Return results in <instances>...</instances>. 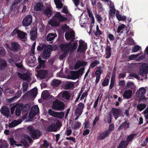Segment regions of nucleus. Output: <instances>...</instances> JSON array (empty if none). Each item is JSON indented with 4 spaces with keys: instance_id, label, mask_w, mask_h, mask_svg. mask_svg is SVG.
Instances as JSON below:
<instances>
[{
    "instance_id": "3",
    "label": "nucleus",
    "mask_w": 148,
    "mask_h": 148,
    "mask_svg": "<svg viewBox=\"0 0 148 148\" xmlns=\"http://www.w3.org/2000/svg\"><path fill=\"white\" fill-rule=\"evenodd\" d=\"M65 105L64 103L56 99L53 103L52 108L55 110L62 111L65 108Z\"/></svg>"
},
{
    "instance_id": "55",
    "label": "nucleus",
    "mask_w": 148,
    "mask_h": 148,
    "mask_svg": "<svg viewBox=\"0 0 148 148\" xmlns=\"http://www.w3.org/2000/svg\"><path fill=\"white\" fill-rule=\"evenodd\" d=\"M95 17L97 19V21H98V23H100L101 21H102V17L96 12L95 14Z\"/></svg>"
},
{
    "instance_id": "24",
    "label": "nucleus",
    "mask_w": 148,
    "mask_h": 148,
    "mask_svg": "<svg viewBox=\"0 0 148 148\" xmlns=\"http://www.w3.org/2000/svg\"><path fill=\"white\" fill-rule=\"evenodd\" d=\"M37 88L34 87L30 91L27 92V94L28 95H30L33 97L36 96L37 94Z\"/></svg>"
},
{
    "instance_id": "25",
    "label": "nucleus",
    "mask_w": 148,
    "mask_h": 148,
    "mask_svg": "<svg viewBox=\"0 0 148 148\" xmlns=\"http://www.w3.org/2000/svg\"><path fill=\"white\" fill-rule=\"evenodd\" d=\"M56 36L57 35L55 33L49 34L47 36L46 40L47 41L51 42L54 39Z\"/></svg>"
},
{
    "instance_id": "15",
    "label": "nucleus",
    "mask_w": 148,
    "mask_h": 148,
    "mask_svg": "<svg viewBox=\"0 0 148 148\" xmlns=\"http://www.w3.org/2000/svg\"><path fill=\"white\" fill-rule=\"evenodd\" d=\"M47 74L48 73L46 70H39L37 71V73L36 74V76L41 79H43L45 77Z\"/></svg>"
},
{
    "instance_id": "14",
    "label": "nucleus",
    "mask_w": 148,
    "mask_h": 148,
    "mask_svg": "<svg viewBox=\"0 0 148 148\" xmlns=\"http://www.w3.org/2000/svg\"><path fill=\"white\" fill-rule=\"evenodd\" d=\"M36 60V58L35 57L34 54L30 53L27 63L28 66H33L34 63L35 62Z\"/></svg>"
},
{
    "instance_id": "48",
    "label": "nucleus",
    "mask_w": 148,
    "mask_h": 148,
    "mask_svg": "<svg viewBox=\"0 0 148 148\" xmlns=\"http://www.w3.org/2000/svg\"><path fill=\"white\" fill-rule=\"evenodd\" d=\"M22 86L23 92L24 93L27 91L28 87V85L27 83L23 82V83Z\"/></svg>"
},
{
    "instance_id": "12",
    "label": "nucleus",
    "mask_w": 148,
    "mask_h": 148,
    "mask_svg": "<svg viewBox=\"0 0 148 148\" xmlns=\"http://www.w3.org/2000/svg\"><path fill=\"white\" fill-rule=\"evenodd\" d=\"M110 132L109 130H106L104 132L100 133L97 137V139L98 140H103L106 137H108Z\"/></svg>"
},
{
    "instance_id": "41",
    "label": "nucleus",
    "mask_w": 148,
    "mask_h": 148,
    "mask_svg": "<svg viewBox=\"0 0 148 148\" xmlns=\"http://www.w3.org/2000/svg\"><path fill=\"white\" fill-rule=\"evenodd\" d=\"M64 113L63 112H56L55 117L62 119L64 117Z\"/></svg>"
},
{
    "instance_id": "61",
    "label": "nucleus",
    "mask_w": 148,
    "mask_h": 148,
    "mask_svg": "<svg viewBox=\"0 0 148 148\" xmlns=\"http://www.w3.org/2000/svg\"><path fill=\"white\" fill-rule=\"evenodd\" d=\"M125 25L124 24H122L121 25H120L118 27L117 29V33H119L123 29L125 28Z\"/></svg>"
},
{
    "instance_id": "29",
    "label": "nucleus",
    "mask_w": 148,
    "mask_h": 148,
    "mask_svg": "<svg viewBox=\"0 0 148 148\" xmlns=\"http://www.w3.org/2000/svg\"><path fill=\"white\" fill-rule=\"evenodd\" d=\"M17 35L18 37L20 39H25L27 34L19 30L18 31Z\"/></svg>"
},
{
    "instance_id": "17",
    "label": "nucleus",
    "mask_w": 148,
    "mask_h": 148,
    "mask_svg": "<svg viewBox=\"0 0 148 148\" xmlns=\"http://www.w3.org/2000/svg\"><path fill=\"white\" fill-rule=\"evenodd\" d=\"M53 8L51 7H47L43 11V13L45 16L50 18L52 14Z\"/></svg>"
},
{
    "instance_id": "13",
    "label": "nucleus",
    "mask_w": 148,
    "mask_h": 148,
    "mask_svg": "<svg viewBox=\"0 0 148 148\" xmlns=\"http://www.w3.org/2000/svg\"><path fill=\"white\" fill-rule=\"evenodd\" d=\"M58 97L60 99L64 98L66 100H69L70 99V95L69 92L66 91L60 93L58 95Z\"/></svg>"
},
{
    "instance_id": "2",
    "label": "nucleus",
    "mask_w": 148,
    "mask_h": 148,
    "mask_svg": "<svg viewBox=\"0 0 148 148\" xmlns=\"http://www.w3.org/2000/svg\"><path fill=\"white\" fill-rule=\"evenodd\" d=\"M26 130L30 136L34 139H37L42 135L41 132L39 130L36 129L32 125L27 126Z\"/></svg>"
},
{
    "instance_id": "32",
    "label": "nucleus",
    "mask_w": 148,
    "mask_h": 148,
    "mask_svg": "<svg viewBox=\"0 0 148 148\" xmlns=\"http://www.w3.org/2000/svg\"><path fill=\"white\" fill-rule=\"evenodd\" d=\"M47 130L48 132H56L57 130L55 128L54 124L52 123L47 128Z\"/></svg>"
},
{
    "instance_id": "23",
    "label": "nucleus",
    "mask_w": 148,
    "mask_h": 148,
    "mask_svg": "<svg viewBox=\"0 0 148 148\" xmlns=\"http://www.w3.org/2000/svg\"><path fill=\"white\" fill-rule=\"evenodd\" d=\"M132 91L129 89L125 90L123 95V97L124 99H128L131 98L132 97Z\"/></svg>"
},
{
    "instance_id": "9",
    "label": "nucleus",
    "mask_w": 148,
    "mask_h": 148,
    "mask_svg": "<svg viewBox=\"0 0 148 148\" xmlns=\"http://www.w3.org/2000/svg\"><path fill=\"white\" fill-rule=\"evenodd\" d=\"M39 109L38 106L35 105L33 106L31 108L30 112L29 114V116L30 118H33L39 112Z\"/></svg>"
},
{
    "instance_id": "52",
    "label": "nucleus",
    "mask_w": 148,
    "mask_h": 148,
    "mask_svg": "<svg viewBox=\"0 0 148 148\" xmlns=\"http://www.w3.org/2000/svg\"><path fill=\"white\" fill-rule=\"evenodd\" d=\"M81 66L80 64V60H78L76 62L75 66L74 69L75 70H76L79 68Z\"/></svg>"
},
{
    "instance_id": "34",
    "label": "nucleus",
    "mask_w": 148,
    "mask_h": 148,
    "mask_svg": "<svg viewBox=\"0 0 148 148\" xmlns=\"http://www.w3.org/2000/svg\"><path fill=\"white\" fill-rule=\"evenodd\" d=\"M20 123V122H19L18 121L14 120L9 124V127L10 128H13L17 125Z\"/></svg>"
},
{
    "instance_id": "63",
    "label": "nucleus",
    "mask_w": 148,
    "mask_h": 148,
    "mask_svg": "<svg viewBox=\"0 0 148 148\" xmlns=\"http://www.w3.org/2000/svg\"><path fill=\"white\" fill-rule=\"evenodd\" d=\"M77 47V43L75 42H73L71 47V50L74 51L76 49Z\"/></svg>"
},
{
    "instance_id": "33",
    "label": "nucleus",
    "mask_w": 148,
    "mask_h": 148,
    "mask_svg": "<svg viewBox=\"0 0 148 148\" xmlns=\"http://www.w3.org/2000/svg\"><path fill=\"white\" fill-rule=\"evenodd\" d=\"M117 12H118V11L116 12V16L118 20L119 21H125L126 19V16H125L120 15L119 14L117 13Z\"/></svg>"
},
{
    "instance_id": "20",
    "label": "nucleus",
    "mask_w": 148,
    "mask_h": 148,
    "mask_svg": "<svg viewBox=\"0 0 148 148\" xmlns=\"http://www.w3.org/2000/svg\"><path fill=\"white\" fill-rule=\"evenodd\" d=\"M21 1L22 0H14L12 2L10 9L11 12L15 10L16 7L21 2Z\"/></svg>"
},
{
    "instance_id": "4",
    "label": "nucleus",
    "mask_w": 148,
    "mask_h": 148,
    "mask_svg": "<svg viewBox=\"0 0 148 148\" xmlns=\"http://www.w3.org/2000/svg\"><path fill=\"white\" fill-rule=\"evenodd\" d=\"M148 73V64L145 63H143L140 67L139 74L140 76L147 79V77L146 74Z\"/></svg>"
},
{
    "instance_id": "8",
    "label": "nucleus",
    "mask_w": 148,
    "mask_h": 148,
    "mask_svg": "<svg viewBox=\"0 0 148 148\" xmlns=\"http://www.w3.org/2000/svg\"><path fill=\"white\" fill-rule=\"evenodd\" d=\"M32 16L31 15H28L26 16L22 21L23 25L25 27L28 26L30 25L32 22Z\"/></svg>"
},
{
    "instance_id": "5",
    "label": "nucleus",
    "mask_w": 148,
    "mask_h": 148,
    "mask_svg": "<svg viewBox=\"0 0 148 148\" xmlns=\"http://www.w3.org/2000/svg\"><path fill=\"white\" fill-rule=\"evenodd\" d=\"M79 45L78 47L77 51L83 53H85L87 49V45L86 43L84 41L82 40H80L79 41Z\"/></svg>"
},
{
    "instance_id": "6",
    "label": "nucleus",
    "mask_w": 148,
    "mask_h": 148,
    "mask_svg": "<svg viewBox=\"0 0 148 148\" xmlns=\"http://www.w3.org/2000/svg\"><path fill=\"white\" fill-rule=\"evenodd\" d=\"M72 44L71 42L67 44H61L60 45V47L62 51L64 53L68 54L70 50Z\"/></svg>"
},
{
    "instance_id": "58",
    "label": "nucleus",
    "mask_w": 148,
    "mask_h": 148,
    "mask_svg": "<svg viewBox=\"0 0 148 148\" xmlns=\"http://www.w3.org/2000/svg\"><path fill=\"white\" fill-rule=\"evenodd\" d=\"M69 27L66 24H64L61 27V29L64 32H65L66 30L69 29Z\"/></svg>"
},
{
    "instance_id": "11",
    "label": "nucleus",
    "mask_w": 148,
    "mask_h": 148,
    "mask_svg": "<svg viewBox=\"0 0 148 148\" xmlns=\"http://www.w3.org/2000/svg\"><path fill=\"white\" fill-rule=\"evenodd\" d=\"M51 50L49 47H46L42 53L44 59H47L49 58L51 54Z\"/></svg>"
},
{
    "instance_id": "49",
    "label": "nucleus",
    "mask_w": 148,
    "mask_h": 148,
    "mask_svg": "<svg viewBox=\"0 0 148 148\" xmlns=\"http://www.w3.org/2000/svg\"><path fill=\"white\" fill-rule=\"evenodd\" d=\"M140 47L138 45H135L132 48V52H136L138 51L140 49Z\"/></svg>"
},
{
    "instance_id": "42",
    "label": "nucleus",
    "mask_w": 148,
    "mask_h": 148,
    "mask_svg": "<svg viewBox=\"0 0 148 148\" xmlns=\"http://www.w3.org/2000/svg\"><path fill=\"white\" fill-rule=\"evenodd\" d=\"M137 135V134H130L127 138L126 139V141L127 142V143H128V144H129V143L130 141H131L132 139H133V138H134V137L135 136Z\"/></svg>"
},
{
    "instance_id": "30",
    "label": "nucleus",
    "mask_w": 148,
    "mask_h": 148,
    "mask_svg": "<svg viewBox=\"0 0 148 148\" xmlns=\"http://www.w3.org/2000/svg\"><path fill=\"white\" fill-rule=\"evenodd\" d=\"M38 60L39 64L38 66L36 67V69H40L42 67H44L45 65V61L42 60L40 57H39Z\"/></svg>"
},
{
    "instance_id": "36",
    "label": "nucleus",
    "mask_w": 148,
    "mask_h": 148,
    "mask_svg": "<svg viewBox=\"0 0 148 148\" xmlns=\"http://www.w3.org/2000/svg\"><path fill=\"white\" fill-rule=\"evenodd\" d=\"M74 83L73 82H69L64 85V87L66 89H69L74 87Z\"/></svg>"
},
{
    "instance_id": "59",
    "label": "nucleus",
    "mask_w": 148,
    "mask_h": 148,
    "mask_svg": "<svg viewBox=\"0 0 148 148\" xmlns=\"http://www.w3.org/2000/svg\"><path fill=\"white\" fill-rule=\"evenodd\" d=\"M96 29L97 32L95 33V35L96 36H97L98 35H101L102 34V32L100 30H99V26L97 25L96 26Z\"/></svg>"
},
{
    "instance_id": "62",
    "label": "nucleus",
    "mask_w": 148,
    "mask_h": 148,
    "mask_svg": "<svg viewBox=\"0 0 148 148\" xmlns=\"http://www.w3.org/2000/svg\"><path fill=\"white\" fill-rule=\"evenodd\" d=\"M56 112L53 111L51 109H49L48 110L49 114L51 116L55 117Z\"/></svg>"
},
{
    "instance_id": "56",
    "label": "nucleus",
    "mask_w": 148,
    "mask_h": 148,
    "mask_svg": "<svg viewBox=\"0 0 148 148\" xmlns=\"http://www.w3.org/2000/svg\"><path fill=\"white\" fill-rule=\"evenodd\" d=\"M5 51L3 47H0V56H4L5 54Z\"/></svg>"
},
{
    "instance_id": "46",
    "label": "nucleus",
    "mask_w": 148,
    "mask_h": 148,
    "mask_svg": "<svg viewBox=\"0 0 148 148\" xmlns=\"http://www.w3.org/2000/svg\"><path fill=\"white\" fill-rule=\"evenodd\" d=\"M100 63L99 61V60H95L93 61L90 65V67L93 68L96 66L98 64H99Z\"/></svg>"
},
{
    "instance_id": "28",
    "label": "nucleus",
    "mask_w": 148,
    "mask_h": 148,
    "mask_svg": "<svg viewBox=\"0 0 148 148\" xmlns=\"http://www.w3.org/2000/svg\"><path fill=\"white\" fill-rule=\"evenodd\" d=\"M7 66L6 62L3 59L0 58V70H3Z\"/></svg>"
},
{
    "instance_id": "7",
    "label": "nucleus",
    "mask_w": 148,
    "mask_h": 148,
    "mask_svg": "<svg viewBox=\"0 0 148 148\" xmlns=\"http://www.w3.org/2000/svg\"><path fill=\"white\" fill-rule=\"evenodd\" d=\"M75 34L73 30L69 31L66 32L65 34V36L66 40H71V42L75 39Z\"/></svg>"
},
{
    "instance_id": "60",
    "label": "nucleus",
    "mask_w": 148,
    "mask_h": 148,
    "mask_svg": "<svg viewBox=\"0 0 148 148\" xmlns=\"http://www.w3.org/2000/svg\"><path fill=\"white\" fill-rule=\"evenodd\" d=\"M83 111V110L77 108L75 110V114L76 115H79V116L81 114Z\"/></svg>"
},
{
    "instance_id": "50",
    "label": "nucleus",
    "mask_w": 148,
    "mask_h": 148,
    "mask_svg": "<svg viewBox=\"0 0 148 148\" xmlns=\"http://www.w3.org/2000/svg\"><path fill=\"white\" fill-rule=\"evenodd\" d=\"M127 121H125L124 123L121 124L120 125L119 127L117 130L119 131L123 129V128L126 125V124H127Z\"/></svg>"
},
{
    "instance_id": "37",
    "label": "nucleus",
    "mask_w": 148,
    "mask_h": 148,
    "mask_svg": "<svg viewBox=\"0 0 148 148\" xmlns=\"http://www.w3.org/2000/svg\"><path fill=\"white\" fill-rule=\"evenodd\" d=\"M22 106V111L23 112H26L28 111L31 108V106L28 104H26L24 106Z\"/></svg>"
},
{
    "instance_id": "44",
    "label": "nucleus",
    "mask_w": 148,
    "mask_h": 148,
    "mask_svg": "<svg viewBox=\"0 0 148 148\" xmlns=\"http://www.w3.org/2000/svg\"><path fill=\"white\" fill-rule=\"evenodd\" d=\"M46 47H47L45 44H41L39 46L37 47V50L38 51H40L45 49Z\"/></svg>"
},
{
    "instance_id": "27",
    "label": "nucleus",
    "mask_w": 148,
    "mask_h": 148,
    "mask_svg": "<svg viewBox=\"0 0 148 148\" xmlns=\"http://www.w3.org/2000/svg\"><path fill=\"white\" fill-rule=\"evenodd\" d=\"M61 83V80L54 79L53 80L51 84L53 87H56L58 86Z\"/></svg>"
},
{
    "instance_id": "10",
    "label": "nucleus",
    "mask_w": 148,
    "mask_h": 148,
    "mask_svg": "<svg viewBox=\"0 0 148 148\" xmlns=\"http://www.w3.org/2000/svg\"><path fill=\"white\" fill-rule=\"evenodd\" d=\"M111 112L116 120L118 117L121 116V114L122 112V110L119 109L112 108Z\"/></svg>"
},
{
    "instance_id": "40",
    "label": "nucleus",
    "mask_w": 148,
    "mask_h": 148,
    "mask_svg": "<svg viewBox=\"0 0 148 148\" xmlns=\"http://www.w3.org/2000/svg\"><path fill=\"white\" fill-rule=\"evenodd\" d=\"M22 79L25 80H26L28 82H29L31 80V78L30 76L27 74H25L23 75Z\"/></svg>"
},
{
    "instance_id": "47",
    "label": "nucleus",
    "mask_w": 148,
    "mask_h": 148,
    "mask_svg": "<svg viewBox=\"0 0 148 148\" xmlns=\"http://www.w3.org/2000/svg\"><path fill=\"white\" fill-rule=\"evenodd\" d=\"M43 142V144L41 145V147L43 148H47L49 145V143L46 140H44Z\"/></svg>"
},
{
    "instance_id": "38",
    "label": "nucleus",
    "mask_w": 148,
    "mask_h": 148,
    "mask_svg": "<svg viewBox=\"0 0 148 148\" xmlns=\"http://www.w3.org/2000/svg\"><path fill=\"white\" fill-rule=\"evenodd\" d=\"M119 145L122 148H125L129 145L126 141L121 140Z\"/></svg>"
},
{
    "instance_id": "57",
    "label": "nucleus",
    "mask_w": 148,
    "mask_h": 148,
    "mask_svg": "<svg viewBox=\"0 0 148 148\" xmlns=\"http://www.w3.org/2000/svg\"><path fill=\"white\" fill-rule=\"evenodd\" d=\"M109 80L106 77L104 79L102 84L103 86H105L108 85Z\"/></svg>"
},
{
    "instance_id": "18",
    "label": "nucleus",
    "mask_w": 148,
    "mask_h": 148,
    "mask_svg": "<svg viewBox=\"0 0 148 148\" xmlns=\"http://www.w3.org/2000/svg\"><path fill=\"white\" fill-rule=\"evenodd\" d=\"M11 50L14 52H17L20 49V46L17 42H12L11 43Z\"/></svg>"
},
{
    "instance_id": "1",
    "label": "nucleus",
    "mask_w": 148,
    "mask_h": 148,
    "mask_svg": "<svg viewBox=\"0 0 148 148\" xmlns=\"http://www.w3.org/2000/svg\"><path fill=\"white\" fill-rule=\"evenodd\" d=\"M67 20V18L62 16L60 12H56L52 19L49 22V23L51 26L57 27L60 25V23Z\"/></svg>"
},
{
    "instance_id": "53",
    "label": "nucleus",
    "mask_w": 148,
    "mask_h": 148,
    "mask_svg": "<svg viewBox=\"0 0 148 148\" xmlns=\"http://www.w3.org/2000/svg\"><path fill=\"white\" fill-rule=\"evenodd\" d=\"M84 70L85 68L84 67H83L80 68L78 71H76L77 73L78 74V75L79 76H82L83 75L84 71Z\"/></svg>"
},
{
    "instance_id": "16",
    "label": "nucleus",
    "mask_w": 148,
    "mask_h": 148,
    "mask_svg": "<svg viewBox=\"0 0 148 148\" xmlns=\"http://www.w3.org/2000/svg\"><path fill=\"white\" fill-rule=\"evenodd\" d=\"M45 8V6L42 3L39 2L37 3L34 8V10L37 11H41Z\"/></svg>"
},
{
    "instance_id": "43",
    "label": "nucleus",
    "mask_w": 148,
    "mask_h": 148,
    "mask_svg": "<svg viewBox=\"0 0 148 148\" xmlns=\"http://www.w3.org/2000/svg\"><path fill=\"white\" fill-rule=\"evenodd\" d=\"M88 14L89 17L91 18V23L93 24L95 23V19L92 13L91 12H90L89 9L88 10Z\"/></svg>"
},
{
    "instance_id": "45",
    "label": "nucleus",
    "mask_w": 148,
    "mask_h": 148,
    "mask_svg": "<svg viewBox=\"0 0 148 148\" xmlns=\"http://www.w3.org/2000/svg\"><path fill=\"white\" fill-rule=\"evenodd\" d=\"M142 52H141L140 54H141ZM140 54H138L136 55H132L129 56L128 57V59L129 60H134L137 58L139 55Z\"/></svg>"
},
{
    "instance_id": "26",
    "label": "nucleus",
    "mask_w": 148,
    "mask_h": 148,
    "mask_svg": "<svg viewBox=\"0 0 148 148\" xmlns=\"http://www.w3.org/2000/svg\"><path fill=\"white\" fill-rule=\"evenodd\" d=\"M111 48L110 46L107 45L105 49V51L106 53V56L105 58L108 59L110 58L111 56Z\"/></svg>"
},
{
    "instance_id": "51",
    "label": "nucleus",
    "mask_w": 148,
    "mask_h": 148,
    "mask_svg": "<svg viewBox=\"0 0 148 148\" xmlns=\"http://www.w3.org/2000/svg\"><path fill=\"white\" fill-rule=\"evenodd\" d=\"M54 126L55 127V128L57 131L60 130V127L62 126V124L60 121L57 122L55 124H54Z\"/></svg>"
},
{
    "instance_id": "39",
    "label": "nucleus",
    "mask_w": 148,
    "mask_h": 148,
    "mask_svg": "<svg viewBox=\"0 0 148 148\" xmlns=\"http://www.w3.org/2000/svg\"><path fill=\"white\" fill-rule=\"evenodd\" d=\"M71 76L72 77V79H77L79 77L76 71H71Z\"/></svg>"
},
{
    "instance_id": "21",
    "label": "nucleus",
    "mask_w": 148,
    "mask_h": 148,
    "mask_svg": "<svg viewBox=\"0 0 148 148\" xmlns=\"http://www.w3.org/2000/svg\"><path fill=\"white\" fill-rule=\"evenodd\" d=\"M1 113L6 117L9 116L10 112L8 108L6 106H4L1 108L0 110Z\"/></svg>"
},
{
    "instance_id": "19",
    "label": "nucleus",
    "mask_w": 148,
    "mask_h": 148,
    "mask_svg": "<svg viewBox=\"0 0 148 148\" xmlns=\"http://www.w3.org/2000/svg\"><path fill=\"white\" fill-rule=\"evenodd\" d=\"M146 90L144 88H140L136 92L137 96L140 97H143V99H145V97L144 96L146 93Z\"/></svg>"
},
{
    "instance_id": "64",
    "label": "nucleus",
    "mask_w": 148,
    "mask_h": 148,
    "mask_svg": "<svg viewBox=\"0 0 148 148\" xmlns=\"http://www.w3.org/2000/svg\"><path fill=\"white\" fill-rule=\"evenodd\" d=\"M125 82L124 80L120 81L119 82V85L121 88L123 87L125 85Z\"/></svg>"
},
{
    "instance_id": "22",
    "label": "nucleus",
    "mask_w": 148,
    "mask_h": 148,
    "mask_svg": "<svg viewBox=\"0 0 148 148\" xmlns=\"http://www.w3.org/2000/svg\"><path fill=\"white\" fill-rule=\"evenodd\" d=\"M37 29L36 28L33 29L30 31V36L31 40H35L36 39L37 36Z\"/></svg>"
},
{
    "instance_id": "54",
    "label": "nucleus",
    "mask_w": 148,
    "mask_h": 148,
    "mask_svg": "<svg viewBox=\"0 0 148 148\" xmlns=\"http://www.w3.org/2000/svg\"><path fill=\"white\" fill-rule=\"evenodd\" d=\"M109 14L111 17L114 15L115 14V9L114 7L111 8V9L110 10Z\"/></svg>"
},
{
    "instance_id": "35",
    "label": "nucleus",
    "mask_w": 148,
    "mask_h": 148,
    "mask_svg": "<svg viewBox=\"0 0 148 148\" xmlns=\"http://www.w3.org/2000/svg\"><path fill=\"white\" fill-rule=\"evenodd\" d=\"M146 106V104L144 103H140L137 106V108L138 110L141 112L143 110Z\"/></svg>"
},
{
    "instance_id": "31",
    "label": "nucleus",
    "mask_w": 148,
    "mask_h": 148,
    "mask_svg": "<svg viewBox=\"0 0 148 148\" xmlns=\"http://www.w3.org/2000/svg\"><path fill=\"white\" fill-rule=\"evenodd\" d=\"M22 106L21 105H18L16 108L15 114L17 116H20L21 114V110H22Z\"/></svg>"
}]
</instances>
